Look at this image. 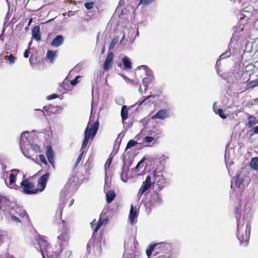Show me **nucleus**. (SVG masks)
Returning <instances> with one entry per match:
<instances>
[{
  "label": "nucleus",
  "instance_id": "f257e3e1",
  "mask_svg": "<svg viewBox=\"0 0 258 258\" xmlns=\"http://www.w3.org/2000/svg\"><path fill=\"white\" fill-rule=\"evenodd\" d=\"M243 211L244 212L243 218L237 221L236 236L240 243L246 245L249 239L250 233V225L249 219L252 217V203L248 200L244 201Z\"/></svg>",
  "mask_w": 258,
  "mask_h": 258
},
{
  "label": "nucleus",
  "instance_id": "f03ea898",
  "mask_svg": "<svg viewBox=\"0 0 258 258\" xmlns=\"http://www.w3.org/2000/svg\"><path fill=\"white\" fill-rule=\"evenodd\" d=\"M99 127V121L98 120L95 121L94 123H91L90 120L89 121L87 127L85 131L84 139L81 147V153L79 155L77 160V161L74 165V168H76L82 159L84 151L83 150V148L86 147L89 142L90 139H93L95 136Z\"/></svg>",
  "mask_w": 258,
  "mask_h": 258
},
{
  "label": "nucleus",
  "instance_id": "7ed1b4c3",
  "mask_svg": "<svg viewBox=\"0 0 258 258\" xmlns=\"http://www.w3.org/2000/svg\"><path fill=\"white\" fill-rule=\"evenodd\" d=\"M244 75L245 73L240 69L239 67H236L231 71L224 73L221 77L228 83L233 84L235 82L238 81H240L241 83L246 82L247 81V78H242Z\"/></svg>",
  "mask_w": 258,
  "mask_h": 258
},
{
  "label": "nucleus",
  "instance_id": "20e7f679",
  "mask_svg": "<svg viewBox=\"0 0 258 258\" xmlns=\"http://www.w3.org/2000/svg\"><path fill=\"white\" fill-rule=\"evenodd\" d=\"M69 230L66 229L58 236L57 242L60 248L57 252H55V255H59L63 252V250L66 249V247L69 246Z\"/></svg>",
  "mask_w": 258,
  "mask_h": 258
},
{
  "label": "nucleus",
  "instance_id": "39448f33",
  "mask_svg": "<svg viewBox=\"0 0 258 258\" xmlns=\"http://www.w3.org/2000/svg\"><path fill=\"white\" fill-rule=\"evenodd\" d=\"M138 68L139 70H143L147 76L146 77L143 79L142 81L143 86L145 87V92H146L149 85L154 81V77L153 75L152 71L147 66H141Z\"/></svg>",
  "mask_w": 258,
  "mask_h": 258
},
{
  "label": "nucleus",
  "instance_id": "423d86ee",
  "mask_svg": "<svg viewBox=\"0 0 258 258\" xmlns=\"http://www.w3.org/2000/svg\"><path fill=\"white\" fill-rule=\"evenodd\" d=\"M20 185L23 187L22 191L28 195L36 194L39 192L38 189H33L34 184L28 179L23 180Z\"/></svg>",
  "mask_w": 258,
  "mask_h": 258
},
{
  "label": "nucleus",
  "instance_id": "0eeeda50",
  "mask_svg": "<svg viewBox=\"0 0 258 258\" xmlns=\"http://www.w3.org/2000/svg\"><path fill=\"white\" fill-rule=\"evenodd\" d=\"M159 249L162 250L164 253V254H160L156 258H172L171 246L169 243L165 242L160 243Z\"/></svg>",
  "mask_w": 258,
  "mask_h": 258
},
{
  "label": "nucleus",
  "instance_id": "6e6552de",
  "mask_svg": "<svg viewBox=\"0 0 258 258\" xmlns=\"http://www.w3.org/2000/svg\"><path fill=\"white\" fill-rule=\"evenodd\" d=\"M38 244L39 246V250L42 256H44L45 252L47 256H51V254L48 250L50 248L46 240L43 237H40L38 240Z\"/></svg>",
  "mask_w": 258,
  "mask_h": 258
},
{
  "label": "nucleus",
  "instance_id": "1a4fd4ad",
  "mask_svg": "<svg viewBox=\"0 0 258 258\" xmlns=\"http://www.w3.org/2000/svg\"><path fill=\"white\" fill-rule=\"evenodd\" d=\"M254 12V8L251 6H247L243 8L241 11V16L242 17L240 20L246 19H249Z\"/></svg>",
  "mask_w": 258,
  "mask_h": 258
},
{
  "label": "nucleus",
  "instance_id": "9d476101",
  "mask_svg": "<svg viewBox=\"0 0 258 258\" xmlns=\"http://www.w3.org/2000/svg\"><path fill=\"white\" fill-rule=\"evenodd\" d=\"M152 185L151 176L148 175L145 181L143 182L142 186L139 191V195H142Z\"/></svg>",
  "mask_w": 258,
  "mask_h": 258
},
{
  "label": "nucleus",
  "instance_id": "9b49d317",
  "mask_svg": "<svg viewBox=\"0 0 258 258\" xmlns=\"http://www.w3.org/2000/svg\"><path fill=\"white\" fill-rule=\"evenodd\" d=\"M49 173H46L43 175L41 176L38 180V183L40 185L41 188H38L39 191L41 192L43 191L46 186V182L49 177Z\"/></svg>",
  "mask_w": 258,
  "mask_h": 258
},
{
  "label": "nucleus",
  "instance_id": "f8f14e48",
  "mask_svg": "<svg viewBox=\"0 0 258 258\" xmlns=\"http://www.w3.org/2000/svg\"><path fill=\"white\" fill-rule=\"evenodd\" d=\"M169 117V112L167 109H161L152 117V119H160L163 120Z\"/></svg>",
  "mask_w": 258,
  "mask_h": 258
},
{
  "label": "nucleus",
  "instance_id": "ddd939ff",
  "mask_svg": "<svg viewBox=\"0 0 258 258\" xmlns=\"http://www.w3.org/2000/svg\"><path fill=\"white\" fill-rule=\"evenodd\" d=\"M113 57V52H111L108 54L103 64V68L105 71H108L111 68Z\"/></svg>",
  "mask_w": 258,
  "mask_h": 258
},
{
  "label": "nucleus",
  "instance_id": "4468645a",
  "mask_svg": "<svg viewBox=\"0 0 258 258\" xmlns=\"http://www.w3.org/2000/svg\"><path fill=\"white\" fill-rule=\"evenodd\" d=\"M155 180L159 185L158 188L161 189L166 184L165 179L162 174H156L155 171H154Z\"/></svg>",
  "mask_w": 258,
  "mask_h": 258
},
{
  "label": "nucleus",
  "instance_id": "2eb2a0df",
  "mask_svg": "<svg viewBox=\"0 0 258 258\" xmlns=\"http://www.w3.org/2000/svg\"><path fill=\"white\" fill-rule=\"evenodd\" d=\"M15 212L16 214H17L21 218L23 219V220L27 222L29 221V216L24 209L21 207H16Z\"/></svg>",
  "mask_w": 258,
  "mask_h": 258
},
{
  "label": "nucleus",
  "instance_id": "dca6fc26",
  "mask_svg": "<svg viewBox=\"0 0 258 258\" xmlns=\"http://www.w3.org/2000/svg\"><path fill=\"white\" fill-rule=\"evenodd\" d=\"M46 155V157H47L49 162L52 165L53 167L54 168V160L53 152L52 150L51 146H48L47 147Z\"/></svg>",
  "mask_w": 258,
  "mask_h": 258
},
{
  "label": "nucleus",
  "instance_id": "f3484780",
  "mask_svg": "<svg viewBox=\"0 0 258 258\" xmlns=\"http://www.w3.org/2000/svg\"><path fill=\"white\" fill-rule=\"evenodd\" d=\"M63 42V37L62 35H57L54 38L51 42V46L58 47L60 46Z\"/></svg>",
  "mask_w": 258,
  "mask_h": 258
},
{
  "label": "nucleus",
  "instance_id": "a211bd4d",
  "mask_svg": "<svg viewBox=\"0 0 258 258\" xmlns=\"http://www.w3.org/2000/svg\"><path fill=\"white\" fill-rule=\"evenodd\" d=\"M137 210L134 209L133 206L132 205L129 214V220L131 225H133L136 222L135 219L137 217Z\"/></svg>",
  "mask_w": 258,
  "mask_h": 258
},
{
  "label": "nucleus",
  "instance_id": "6ab92c4d",
  "mask_svg": "<svg viewBox=\"0 0 258 258\" xmlns=\"http://www.w3.org/2000/svg\"><path fill=\"white\" fill-rule=\"evenodd\" d=\"M32 35L34 39L37 41H39L41 39V33L40 27L39 26H35L32 29Z\"/></svg>",
  "mask_w": 258,
  "mask_h": 258
},
{
  "label": "nucleus",
  "instance_id": "aec40b11",
  "mask_svg": "<svg viewBox=\"0 0 258 258\" xmlns=\"http://www.w3.org/2000/svg\"><path fill=\"white\" fill-rule=\"evenodd\" d=\"M243 30V27L240 25L237 27L235 30V32L233 34L232 37L231 39V43L232 44L234 42H236L239 39L240 35L238 34L241 31Z\"/></svg>",
  "mask_w": 258,
  "mask_h": 258
},
{
  "label": "nucleus",
  "instance_id": "412c9836",
  "mask_svg": "<svg viewBox=\"0 0 258 258\" xmlns=\"http://www.w3.org/2000/svg\"><path fill=\"white\" fill-rule=\"evenodd\" d=\"M29 132L28 131H25L22 133L21 135V138L20 140V148L22 149V145L24 146H30V142H27V138L26 135L28 134Z\"/></svg>",
  "mask_w": 258,
  "mask_h": 258
},
{
  "label": "nucleus",
  "instance_id": "4be33fe9",
  "mask_svg": "<svg viewBox=\"0 0 258 258\" xmlns=\"http://www.w3.org/2000/svg\"><path fill=\"white\" fill-rule=\"evenodd\" d=\"M162 199L158 193H155L151 197L150 203L152 205H156L161 203Z\"/></svg>",
  "mask_w": 258,
  "mask_h": 258
},
{
  "label": "nucleus",
  "instance_id": "5701e85b",
  "mask_svg": "<svg viewBox=\"0 0 258 258\" xmlns=\"http://www.w3.org/2000/svg\"><path fill=\"white\" fill-rule=\"evenodd\" d=\"M244 174L239 173L235 178L234 185L237 187H239L240 185L244 181Z\"/></svg>",
  "mask_w": 258,
  "mask_h": 258
},
{
  "label": "nucleus",
  "instance_id": "b1692460",
  "mask_svg": "<svg viewBox=\"0 0 258 258\" xmlns=\"http://www.w3.org/2000/svg\"><path fill=\"white\" fill-rule=\"evenodd\" d=\"M213 108L215 113L218 114L222 118L225 119L226 118V116L223 113V110L222 109L217 108L216 102L214 103Z\"/></svg>",
  "mask_w": 258,
  "mask_h": 258
},
{
  "label": "nucleus",
  "instance_id": "393cba45",
  "mask_svg": "<svg viewBox=\"0 0 258 258\" xmlns=\"http://www.w3.org/2000/svg\"><path fill=\"white\" fill-rule=\"evenodd\" d=\"M116 194L113 190H109L106 195V201L108 204L111 203L115 197Z\"/></svg>",
  "mask_w": 258,
  "mask_h": 258
},
{
  "label": "nucleus",
  "instance_id": "a878e982",
  "mask_svg": "<svg viewBox=\"0 0 258 258\" xmlns=\"http://www.w3.org/2000/svg\"><path fill=\"white\" fill-rule=\"evenodd\" d=\"M57 52L56 51L48 50L47 52V57L51 63H53L54 58L56 57Z\"/></svg>",
  "mask_w": 258,
  "mask_h": 258
},
{
  "label": "nucleus",
  "instance_id": "bb28decb",
  "mask_svg": "<svg viewBox=\"0 0 258 258\" xmlns=\"http://www.w3.org/2000/svg\"><path fill=\"white\" fill-rule=\"evenodd\" d=\"M122 61L125 69L130 70L132 68V62L128 57H124L122 59Z\"/></svg>",
  "mask_w": 258,
  "mask_h": 258
},
{
  "label": "nucleus",
  "instance_id": "cd10ccee",
  "mask_svg": "<svg viewBox=\"0 0 258 258\" xmlns=\"http://www.w3.org/2000/svg\"><path fill=\"white\" fill-rule=\"evenodd\" d=\"M16 174L14 173H12L10 175V182L8 186L11 188H16L15 187V185L14 184L16 181Z\"/></svg>",
  "mask_w": 258,
  "mask_h": 258
},
{
  "label": "nucleus",
  "instance_id": "c85d7f7f",
  "mask_svg": "<svg viewBox=\"0 0 258 258\" xmlns=\"http://www.w3.org/2000/svg\"><path fill=\"white\" fill-rule=\"evenodd\" d=\"M121 116L122 121L126 120L128 116V110L126 106L123 105L121 108Z\"/></svg>",
  "mask_w": 258,
  "mask_h": 258
},
{
  "label": "nucleus",
  "instance_id": "c756f323",
  "mask_svg": "<svg viewBox=\"0 0 258 258\" xmlns=\"http://www.w3.org/2000/svg\"><path fill=\"white\" fill-rule=\"evenodd\" d=\"M250 165L252 169L258 170V157L252 158Z\"/></svg>",
  "mask_w": 258,
  "mask_h": 258
},
{
  "label": "nucleus",
  "instance_id": "7c9ffc66",
  "mask_svg": "<svg viewBox=\"0 0 258 258\" xmlns=\"http://www.w3.org/2000/svg\"><path fill=\"white\" fill-rule=\"evenodd\" d=\"M159 244L160 243H154L149 245V248L146 250V254L148 257L151 255L152 251L155 247L158 246V248H159Z\"/></svg>",
  "mask_w": 258,
  "mask_h": 258
},
{
  "label": "nucleus",
  "instance_id": "2f4dec72",
  "mask_svg": "<svg viewBox=\"0 0 258 258\" xmlns=\"http://www.w3.org/2000/svg\"><path fill=\"white\" fill-rule=\"evenodd\" d=\"M248 123L247 125L251 127L257 123V121L255 117L252 116H249L248 118Z\"/></svg>",
  "mask_w": 258,
  "mask_h": 258
},
{
  "label": "nucleus",
  "instance_id": "473e14b6",
  "mask_svg": "<svg viewBox=\"0 0 258 258\" xmlns=\"http://www.w3.org/2000/svg\"><path fill=\"white\" fill-rule=\"evenodd\" d=\"M102 216H103L102 214H101V215L100 216V219H99L98 222H97V224L95 226V228L94 229V232H97L98 230V229L100 228V227L103 225V224H102V221H103Z\"/></svg>",
  "mask_w": 258,
  "mask_h": 258
},
{
  "label": "nucleus",
  "instance_id": "72a5a7b5",
  "mask_svg": "<svg viewBox=\"0 0 258 258\" xmlns=\"http://www.w3.org/2000/svg\"><path fill=\"white\" fill-rule=\"evenodd\" d=\"M63 252H64V255L66 258H69L72 255V251L70 249L69 246L66 247V249L63 250Z\"/></svg>",
  "mask_w": 258,
  "mask_h": 258
},
{
  "label": "nucleus",
  "instance_id": "f704fd0d",
  "mask_svg": "<svg viewBox=\"0 0 258 258\" xmlns=\"http://www.w3.org/2000/svg\"><path fill=\"white\" fill-rule=\"evenodd\" d=\"M230 53L229 52H226L225 53L221 54L218 60H217L216 62V67L220 64V61L222 59H225L226 57H228L230 56Z\"/></svg>",
  "mask_w": 258,
  "mask_h": 258
},
{
  "label": "nucleus",
  "instance_id": "c9c22d12",
  "mask_svg": "<svg viewBox=\"0 0 258 258\" xmlns=\"http://www.w3.org/2000/svg\"><path fill=\"white\" fill-rule=\"evenodd\" d=\"M95 252L98 254H100L101 252V244L100 242H98L97 243L96 246H94L93 247Z\"/></svg>",
  "mask_w": 258,
  "mask_h": 258
},
{
  "label": "nucleus",
  "instance_id": "e433bc0d",
  "mask_svg": "<svg viewBox=\"0 0 258 258\" xmlns=\"http://www.w3.org/2000/svg\"><path fill=\"white\" fill-rule=\"evenodd\" d=\"M155 138L151 136H146L144 138V141L147 143H151L153 141L155 142Z\"/></svg>",
  "mask_w": 258,
  "mask_h": 258
},
{
  "label": "nucleus",
  "instance_id": "4c0bfd02",
  "mask_svg": "<svg viewBox=\"0 0 258 258\" xmlns=\"http://www.w3.org/2000/svg\"><path fill=\"white\" fill-rule=\"evenodd\" d=\"M156 0H140V5H149L154 2Z\"/></svg>",
  "mask_w": 258,
  "mask_h": 258
},
{
  "label": "nucleus",
  "instance_id": "58836bf2",
  "mask_svg": "<svg viewBox=\"0 0 258 258\" xmlns=\"http://www.w3.org/2000/svg\"><path fill=\"white\" fill-rule=\"evenodd\" d=\"M137 144V142L134 140H130L127 144L126 149H129L132 147L135 146Z\"/></svg>",
  "mask_w": 258,
  "mask_h": 258
},
{
  "label": "nucleus",
  "instance_id": "ea45409f",
  "mask_svg": "<svg viewBox=\"0 0 258 258\" xmlns=\"http://www.w3.org/2000/svg\"><path fill=\"white\" fill-rule=\"evenodd\" d=\"M151 97L154 98V96H153V95H149V96H147V97H146V98H144V99H143L141 101H138V102L136 103V104H138V105H139V106H140V105H142V104H143L145 101H147V102H149V101H148V99H149V98H151Z\"/></svg>",
  "mask_w": 258,
  "mask_h": 258
},
{
  "label": "nucleus",
  "instance_id": "a19ab883",
  "mask_svg": "<svg viewBox=\"0 0 258 258\" xmlns=\"http://www.w3.org/2000/svg\"><path fill=\"white\" fill-rule=\"evenodd\" d=\"M95 3L93 2H89V3H86L84 5L85 7L87 10H91L93 8V6H94Z\"/></svg>",
  "mask_w": 258,
  "mask_h": 258
},
{
  "label": "nucleus",
  "instance_id": "79ce46f5",
  "mask_svg": "<svg viewBox=\"0 0 258 258\" xmlns=\"http://www.w3.org/2000/svg\"><path fill=\"white\" fill-rule=\"evenodd\" d=\"M117 42H118V39L117 38L113 39L111 41V42L110 44L109 50L113 49V48L114 47L115 45L117 43Z\"/></svg>",
  "mask_w": 258,
  "mask_h": 258
},
{
  "label": "nucleus",
  "instance_id": "37998d69",
  "mask_svg": "<svg viewBox=\"0 0 258 258\" xmlns=\"http://www.w3.org/2000/svg\"><path fill=\"white\" fill-rule=\"evenodd\" d=\"M29 146H24V145H22V149L21 148V150L22 152V153L27 158H29V156H28L27 155V152L25 150V149H28V147H29Z\"/></svg>",
  "mask_w": 258,
  "mask_h": 258
},
{
  "label": "nucleus",
  "instance_id": "c03bdc74",
  "mask_svg": "<svg viewBox=\"0 0 258 258\" xmlns=\"http://www.w3.org/2000/svg\"><path fill=\"white\" fill-rule=\"evenodd\" d=\"M81 78L80 76H77L75 79L71 81V84L72 85H75L79 83V79Z\"/></svg>",
  "mask_w": 258,
  "mask_h": 258
},
{
  "label": "nucleus",
  "instance_id": "a18cd8bd",
  "mask_svg": "<svg viewBox=\"0 0 258 258\" xmlns=\"http://www.w3.org/2000/svg\"><path fill=\"white\" fill-rule=\"evenodd\" d=\"M11 219L15 222H17V223H21V221L18 218H17V217H16L15 216H14V215H11Z\"/></svg>",
  "mask_w": 258,
  "mask_h": 258
},
{
  "label": "nucleus",
  "instance_id": "49530a36",
  "mask_svg": "<svg viewBox=\"0 0 258 258\" xmlns=\"http://www.w3.org/2000/svg\"><path fill=\"white\" fill-rule=\"evenodd\" d=\"M125 37V34H123V36L122 37V38L121 39L119 43L122 45H124L125 44V42L127 41V40H124Z\"/></svg>",
  "mask_w": 258,
  "mask_h": 258
},
{
  "label": "nucleus",
  "instance_id": "de8ad7c7",
  "mask_svg": "<svg viewBox=\"0 0 258 258\" xmlns=\"http://www.w3.org/2000/svg\"><path fill=\"white\" fill-rule=\"evenodd\" d=\"M8 60L10 64H13L15 62V57L13 56V55L11 54L9 56Z\"/></svg>",
  "mask_w": 258,
  "mask_h": 258
},
{
  "label": "nucleus",
  "instance_id": "09e8293b",
  "mask_svg": "<svg viewBox=\"0 0 258 258\" xmlns=\"http://www.w3.org/2000/svg\"><path fill=\"white\" fill-rule=\"evenodd\" d=\"M39 159L40 160V161L43 163L44 164H47V162H46V159H45V158L44 157V155H40L39 156Z\"/></svg>",
  "mask_w": 258,
  "mask_h": 258
},
{
  "label": "nucleus",
  "instance_id": "8fccbe9b",
  "mask_svg": "<svg viewBox=\"0 0 258 258\" xmlns=\"http://www.w3.org/2000/svg\"><path fill=\"white\" fill-rule=\"evenodd\" d=\"M57 97V95L55 94H52L50 95H49L47 97V100H51L55 98H56Z\"/></svg>",
  "mask_w": 258,
  "mask_h": 258
},
{
  "label": "nucleus",
  "instance_id": "3c124183",
  "mask_svg": "<svg viewBox=\"0 0 258 258\" xmlns=\"http://www.w3.org/2000/svg\"><path fill=\"white\" fill-rule=\"evenodd\" d=\"M111 161H112V158H109L106 162V164H105V168H109V167H110V165L111 164Z\"/></svg>",
  "mask_w": 258,
  "mask_h": 258
},
{
  "label": "nucleus",
  "instance_id": "603ef678",
  "mask_svg": "<svg viewBox=\"0 0 258 258\" xmlns=\"http://www.w3.org/2000/svg\"><path fill=\"white\" fill-rule=\"evenodd\" d=\"M121 180H122V181H123L124 182H125L127 181V177L126 176V175L123 172H122V173L121 174Z\"/></svg>",
  "mask_w": 258,
  "mask_h": 258
},
{
  "label": "nucleus",
  "instance_id": "864d4df0",
  "mask_svg": "<svg viewBox=\"0 0 258 258\" xmlns=\"http://www.w3.org/2000/svg\"><path fill=\"white\" fill-rule=\"evenodd\" d=\"M97 223L96 221V220H94L91 223L90 226L91 228H92L93 230L94 231V229L95 228V226L97 225Z\"/></svg>",
  "mask_w": 258,
  "mask_h": 258
},
{
  "label": "nucleus",
  "instance_id": "5fc2aeb1",
  "mask_svg": "<svg viewBox=\"0 0 258 258\" xmlns=\"http://www.w3.org/2000/svg\"><path fill=\"white\" fill-rule=\"evenodd\" d=\"M29 53H30V51L28 49L26 50L24 53V57L28 58L29 57Z\"/></svg>",
  "mask_w": 258,
  "mask_h": 258
},
{
  "label": "nucleus",
  "instance_id": "6e6d98bb",
  "mask_svg": "<svg viewBox=\"0 0 258 258\" xmlns=\"http://www.w3.org/2000/svg\"><path fill=\"white\" fill-rule=\"evenodd\" d=\"M144 159H142L138 164L137 165H136V169H138L141 164H143V162H144Z\"/></svg>",
  "mask_w": 258,
  "mask_h": 258
},
{
  "label": "nucleus",
  "instance_id": "4d7b16f0",
  "mask_svg": "<svg viewBox=\"0 0 258 258\" xmlns=\"http://www.w3.org/2000/svg\"><path fill=\"white\" fill-rule=\"evenodd\" d=\"M256 85V84L254 82H251L248 84V86L249 87H253Z\"/></svg>",
  "mask_w": 258,
  "mask_h": 258
},
{
  "label": "nucleus",
  "instance_id": "13d9d810",
  "mask_svg": "<svg viewBox=\"0 0 258 258\" xmlns=\"http://www.w3.org/2000/svg\"><path fill=\"white\" fill-rule=\"evenodd\" d=\"M138 91H139V92L141 94H143L144 93H145V90H143V89H142V87H141V85L140 86V87H139V90H138Z\"/></svg>",
  "mask_w": 258,
  "mask_h": 258
},
{
  "label": "nucleus",
  "instance_id": "bf43d9fd",
  "mask_svg": "<svg viewBox=\"0 0 258 258\" xmlns=\"http://www.w3.org/2000/svg\"><path fill=\"white\" fill-rule=\"evenodd\" d=\"M108 222V220L107 218H105L104 219H103L102 224L103 225H106Z\"/></svg>",
  "mask_w": 258,
  "mask_h": 258
},
{
  "label": "nucleus",
  "instance_id": "052dcab7",
  "mask_svg": "<svg viewBox=\"0 0 258 258\" xmlns=\"http://www.w3.org/2000/svg\"><path fill=\"white\" fill-rule=\"evenodd\" d=\"M253 132L255 134H258V126H256L253 128Z\"/></svg>",
  "mask_w": 258,
  "mask_h": 258
},
{
  "label": "nucleus",
  "instance_id": "680f3d73",
  "mask_svg": "<svg viewBox=\"0 0 258 258\" xmlns=\"http://www.w3.org/2000/svg\"><path fill=\"white\" fill-rule=\"evenodd\" d=\"M63 207V204H62L61 207H60V206L59 207V208H60L59 215H60V216H61V213L62 211Z\"/></svg>",
  "mask_w": 258,
  "mask_h": 258
},
{
  "label": "nucleus",
  "instance_id": "e2e57ef3",
  "mask_svg": "<svg viewBox=\"0 0 258 258\" xmlns=\"http://www.w3.org/2000/svg\"><path fill=\"white\" fill-rule=\"evenodd\" d=\"M74 202V199H72L70 201V204H69V207H71L73 204Z\"/></svg>",
  "mask_w": 258,
  "mask_h": 258
},
{
  "label": "nucleus",
  "instance_id": "0e129e2a",
  "mask_svg": "<svg viewBox=\"0 0 258 258\" xmlns=\"http://www.w3.org/2000/svg\"><path fill=\"white\" fill-rule=\"evenodd\" d=\"M239 209L238 207H236L235 208V213L236 214H237L238 212H239Z\"/></svg>",
  "mask_w": 258,
  "mask_h": 258
},
{
  "label": "nucleus",
  "instance_id": "69168bd1",
  "mask_svg": "<svg viewBox=\"0 0 258 258\" xmlns=\"http://www.w3.org/2000/svg\"><path fill=\"white\" fill-rule=\"evenodd\" d=\"M11 171L12 172H16V174L19 172V170L18 169H12Z\"/></svg>",
  "mask_w": 258,
  "mask_h": 258
},
{
  "label": "nucleus",
  "instance_id": "338daca9",
  "mask_svg": "<svg viewBox=\"0 0 258 258\" xmlns=\"http://www.w3.org/2000/svg\"><path fill=\"white\" fill-rule=\"evenodd\" d=\"M253 102L254 103H258V98H256V99H253Z\"/></svg>",
  "mask_w": 258,
  "mask_h": 258
},
{
  "label": "nucleus",
  "instance_id": "774afa93",
  "mask_svg": "<svg viewBox=\"0 0 258 258\" xmlns=\"http://www.w3.org/2000/svg\"><path fill=\"white\" fill-rule=\"evenodd\" d=\"M32 21V18H31V19L29 20V22H28V25H30L31 24V23Z\"/></svg>",
  "mask_w": 258,
  "mask_h": 258
}]
</instances>
